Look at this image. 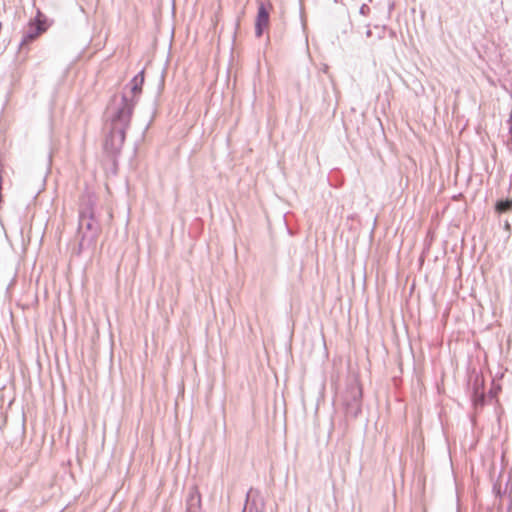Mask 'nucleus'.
Returning <instances> with one entry per match:
<instances>
[{
  "instance_id": "nucleus-5",
  "label": "nucleus",
  "mask_w": 512,
  "mask_h": 512,
  "mask_svg": "<svg viewBox=\"0 0 512 512\" xmlns=\"http://www.w3.org/2000/svg\"><path fill=\"white\" fill-rule=\"evenodd\" d=\"M269 24V11L266 8L264 3H260L258 7V13L255 23V35L256 37H261L263 34L264 28H266Z\"/></svg>"
},
{
  "instance_id": "nucleus-10",
  "label": "nucleus",
  "mask_w": 512,
  "mask_h": 512,
  "mask_svg": "<svg viewBox=\"0 0 512 512\" xmlns=\"http://www.w3.org/2000/svg\"><path fill=\"white\" fill-rule=\"evenodd\" d=\"M366 35H367L368 37H370V36H371V30H367Z\"/></svg>"
},
{
  "instance_id": "nucleus-3",
  "label": "nucleus",
  "mask_w": 512,
  "mask_h": 512,
  "mask_svg": "<svg viewBox=\"0 0 512 512\" xmlns=\"http://www.w3.org/2000/svg\"><path fill=\"white\" fill-rule=\"evenodd\" d=\"M361 400V388L356 384L350 385L343 399L345 412L348 417L356 418L361 413Z\"/></svg>"
},
{
  "instance_id": "nucleus-9",
  "label": "nucleus",
  "mask_w": 512,
  "mask_h": 512,
  "mask_svg": "<svg viewBox=\"0 0 512 512\" xmlns=\"http://www.w3.org/2000/svg\"><path fill=\"white\" fill-rule=\"evenodd\" d=\"M359 12H360V14H361V15L366 16V15H368V14H369V12H370V8H369V6H368L367 4H363V5L360 7Z\"/></svg>"
},
{
  "instance_id": "nucleus-6",
  "label": "nucleus",
  "mask_w": 512,
  "mask_h": 512,
  "mask_svg": "<svg viewBox=\"0 0 512 512\" xmlns=\"http://www.w3.org/2000/svg\"><path fill=\"white\" fill-rule=\"evenodd\" d=\"M185 512H202L201 509V495L197 487L193 486L189 489L186 498V511Z\"/></svg>"
},
{
  "instance_id": "nucleus-2",
  "label": "nucleus",
  "mask_w": 512,
  "mask_h": 512,
  "mask_svg": "<svg viewBox=\"0 0 512 512\" xmlns=\"http://www.w3.org/2000/svg\"><path fill=\"white\" fill-rule=\"evenodd\" d=\"M100 231V226L94 217L93 201L91 197L81 205L79 211L78 232L81 234L80 247L95 242Z\"/></svg>"
},
{
  "instance_id": "nucleus-12",
  "label": "nucleus",
  "mask_w": 512,
  "mask_h": 512,
  "mask_svg": "<svg viewBox=\"0 0 512 512\" xmlns=\"http://www.w3.org/2000/svg\"><path fill=\"white\" fill-rule=\"evenodd\" d=\"M256 512H258V511H256Z\"/></svg>"
},
{
  "instance_id": "nucleus-11",
  "label": "nucleus",
  "mask_w": 512,
  "mask_h": 512,
  "mask_svg": "<svg viewBox=\"0 0 512 512\" xmlns=\"http://www.w3.org/2000/svg\"><path fill=\"white\" fill-rule=\"evenodd\" d=\"M243 512H251V509H249V511L247 510V507H245L244 511Z\"/></svg>"
},
{
  "instance_id": "nucleus-4",
  "label": "nucleus",
  "mask_w": 512,
  "mask_h": 512,
  "mask_svg": "<svg viewBox=\"0 0 512 512\" xmlns=\"http://www.w3.org/2000/svg\"><path fill=\"white\" fill-rule=\"evenodd\" d=\"M46 30L45 23L39 19L30 21L27 28L23 32V37L20 42V48H23L28 43L34 41L40 34Z\"/></svg>"
},
{
  "instance_id": "nucleus-8",
  "label": "nucleus",
  "mask_w": 512,
  "mask_h": 512,
  "mask_svg": "<svg viewBox=\"0 0 512 512\" xmlns=\"http://www.w3.org/2000/svg\"><path fill=\"white\" fill-rule=\"evenodd\" d=\"M512 210V199L499 200L495 204V211L499 214Z\"/></svg>"
},
{
  "instance_id": "nucleus-1",
  "label": "nucleus",
  "mask_w": 512,
  "mask_h": 512,
  "mask_svg": "<svg viewBox=\"0 0 512 512\" xmlns=\"http://www.w3.org/2000/svg\"><path fill=\"white\" fill-rule=\"evenodd\" d=\"M133 110L134 102L129 100L127 96L124 95L119 99H114L113 105L110 107L111 129L104 143V149L110 155L115 156L120 153Z\"/></svg>"
},
{
  "instance_id": "nucleus-7",
  "label": "nucleus",
  "mask_w": 512,
  "mask_h": 512,
  "mask_svg": "<svg viewBox=\"0 0 512 512\" xmlns=\"http://www.w3.org/2000/svg\"><path fill=\"white\" fill-rule=\"evenodd\" d=\"M143 83H144V71L142 70L137 75H135L129 83L130 93L132 94V96L129 97L126 93H124L121 95V97L124 95L127 96V98L129 100H133L134 105H135L137 102L136 97L138 96V94L141 93Z\"/></svg>"
}]
</instances>
